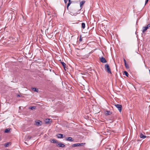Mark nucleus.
<instances>
[{
    "label": "nucleus",
    "instance_id": "nucleus-24",
    "mask_svg": "<svg viewBox=\"0 0 150 150\" xmlns=\"http://www.w3.org/2000/svg\"><path fill=\"white\" fill-rule=\"evenodd\" d=\"M146 27L148 29L150 27V23L148 24Z\"/></svg>",
    "mask_w": 150,
    "mask_h": 150
},
{
    "label": "nucleus",
    "instance_id": "nucleus-21",
    "mask_svg": "<svg viewBox=\"0 0 150 150\" xmlns=\"http://www.w3.org/2000/svg\"><path fill=\"white\" fill-rule=\"evenodd\" d=\"M9 144V143H6L5 144L4 146L6 147H7L8 146Z\"/></svg>",
    "mask_w": 150,
    "mask_h": 150
},
{
    "label": "nucleus",
    "instance_id": "nucleus-27",
    "mask_svg": "<svg viewBox=\"0 0 150 150\" xmlns=\"http://www.w3.org/2000/svg\"><path fill=\"white\" fill-rule=\"evenodd\" d=\"M149 0H146L145 2V5H146L148 2Z\"/></svg>",
    "mask_w": 150,
    "mask_h": 150
},
{
    "label": "nucleus",
    "instance_id": "nucleus-28",
    "mask_svg": "<svg viewBox=\"0 0 150 150\" xmlns=\"http://www.w3.org/2000/svg\"><path fill=\"white\" fill-rule=\"evenodd\" d=\"M17 97H21L22 96L21 95H20L19 94H18L17 96Z\"/></svg>",
    "mask_w": 150,
    "mask_h": 150
},
{
    "label": "nucleus",
    "instance_id": "nucleus-30",
    "mask_svg": "<svg viewBox=\"0 0 150 150\" xmlns=\"http://www.w3.org/2000/svg\"><path fill=\"white\" fill-rule=\"evenodd\" d=\"M68 3H70V4H71V1H70V0H69V2H68Z\"/></svg>",
    "mask_w": 150,
    "mask_h": 150
},
{
    "label": "nucleus",
    "instance_id": "nucleus-6",
    "mask_svg": "<svg viewBox=\"0 0 150 150\" xmlns=\"http://www.w3.org/2000/svg\"><path fill=\"white\" fill-rule=\"evenodd\" d=\"M57 146H59L61 147H64L65 146V145L62 143H58L57 145Z\"/></svg>",
    "mask_w": 150,
    "mask_h": 150
},
{
    "label": "nucleus",
    "instance_id": "nucleus-16",
    "mask_svg": "<svg viewBox=\"0 0 150 150\" xmlns=\"http://www.w3.org/2000/svg\"><path fill=\"white\" fill-rule=\"evenodd\" d=\"M33 90L34 91H36L37 92H38V89L37 88H33Z\"/></svg>",
    "mask_w": 150,
    "mask_h": 150
},
{
    "label": "nucleus",
    "instance_id": "nucleus-7",
    "mask_svg": "<svg viewBox=\"0 0 150 150\" xmlns=\"http://www.w3.org/2000/svg\"><path fill=\"white\" fill-rule=\"evenodd\" d=\"M65 140L67 141L73 142L74 140L71 137H67L65 139Z\"/></svg>",
    "mask_w": 150,
    "mask_h": 150
},
{
    "label": "nucleus",
    "instance_id": "nucleus-25",
    "mask_svg": "<svg viewBox=\"0 0 150 150\" xmlns=\"http://www.w3.org/2000/svg\"><path fill=\"white\" fill-rule=\"evenodd\" d=\"M82 38H81V37H80V38L79 40V41L80 42H81L82 41Z\"/></svg>",
    "mask_w": 150,
    "mask_h": 150
},
{
    "label": "nucleus",
    "instance_id": "nucleus-1",
    "mask_svg": "<svg viewBox=\"0 0 150 150\" xmlns=\"http://www.w3.org/2000/svg\"><path fill=\"white\" fill-rule=\"evenodd\" d=\"M105 68L106 71L108 74H111V71L110 69L108 64H106L105 66Z\"/></svg>",
    "mask_w": 150,
    "mask_h": 150
},
{
    "label": "nucleus",
    "instance_id": "nucleus-11",
    "mask_svg": "<svg viewBox=\"0 0 150 150\" xmlns=\"http://www.w3.org/2000/svg\"><path fill=\"white\" fill-rule=\"evenodd\" d=\"M148 29L146 26L143 27L142 28V32L144 33Z\"/></svg>",
    "mask_w": 150,
    "mask_h": 150
},
{
    "label": "nucleus",
    "instance_id": "nucleus-22",
    "mask_svg": "<svg viewBox=\"0 0 150 150\" xmlns=\"http://www.w3.org/2000/svg\"><path fill=\"white\" fill-rule=\"evenodd\" d=\"M30 109L33 110L35 109V107L34 106H32L30 108Z\"/></svg>",
    "mask_w": 150,
    "mask_h": 150
},
{
    "label": "nucleus",
    "instance_id": "nucleus-18",
    "mask_svg": "<svg viewBox=\"0 0 150 150\" xmlns=\"http://www.w3.org/2000/svg\"><path fill=\"white\" fill-rule=\"evenodd\" d=\"M124 74L125 75L127 76L128 77V76L129 74L127 71H124Z\"/></svg>",
    "mask_w": 150,
    "mask_h": 150
},
{
    "label": "nucleus",
    "instance_id": "nucleus-26",
    "mask_svg": "<svg viewBox=\"0 0 150 150\" xmlns=\"http://www.w3.org/2000/svg\"><path fill=\"white\" fill-rule=\"evenodd\" d=\"M64 2L65 4H66L68 0H64Z\"/></svg>",
    "mask_w": 150,
    "mask_h": 150
},
{
    "label": "nucleus",
    "instance_id": "nucleus-3",
    "mask_svg": "<svg viewBox=\"0 0 150 150\" xmlns=\"http://www.w3.org/2000/svg\"><path fill=\"white\" fill-rule=\"evenodd\" d=\"M35 125L37 126H41L42 125V121L39 120H36L35 121Z\"/></svg>",
    "mask_w": 150,
    "mask_h": 150
},
{
    "label": "nucleus",
    "instance_id": "nucleus-14",
    "mask_svg": "<svg viewBox=\"0 0 150 150\" xmlns=\"http://www.w3.org/2000/svg\"><path fill=\"white\" fill-rule=\"evenodd\" d=\"M112 114V112L110 111H107L105 112L106 115H110Z\"/></svg>",
    "mask_w": 150,
    "mask_h": 150
},
{
    "label": "nucleus",
    "instance_id": "nucleus-2",
    "mask_svg": "<svg viewBox=\"0 0 150 150\" xmlns=\"http://www.w3.org/2000/svg\"><path fill=\"white\" fill-rule=\"evenodd\" d=\"M85 144V143L75 144H73L72 145V146L73 147H76L80 146H83Z\"/></svg>",
    "mask_w": 150,
    "mask_h": 150
},
{
    "label": "nucleus",
    "instance_id": "nucleus-10",
    "mask_svg": "<svg viewBox=\"0 0 150 150\" xmlns=\"http://www.w3.org/2000/svg\"><path fill=\"white\" fill-rule=\"evenodd\" d=\"M85 1H83L80 2V7L81 9L82 8V6L83 5V4L85 3Z\"/></svg>",
    "mask_w": 150,
    "mask_h": 150
},
{
    "label": "nucleus",
    "instance_id": "nucleus-5",
    "mask_svg": "<svg viewBox=\"0 0 150 150\" xmlns=\"http://www.w3.org/2000/svg\"><path fill=\"white\" fill-rule=\"evenodd\" d=\"M100 61L102 63H106L107 62V61L105 58L103 57H101L100 58Z\"/></svg>",
    "mask_w": 150,
    "mask_h": 150
},
{
    "label": "nucleus",
    "instance_id": "nucleus-17",
    "mask_svg": "<svg viewBox=\"0 0 150 150\" xmlns=\"http://www.w3.org/2000/svg\"><path fill=\"white\" fill-rule=\"evenodd\" d=\"M85 24L84 23H82V27L84 29L85 27Z\"/></svg>",
    "mask_w": 150,
    "mask_h": 150
},
{
    "label": "nucleus",
    "instance_id": "nucleus-20",
    "mask_svg": "<svg viewBox=\"0 0 150 150\" xmlns=\"http://www.w3.org/2000/svg\"><path fill=\"white\" fill-rule=\"evenodd\" d=\"M125 64V67L127 69H129V65L128 64H127V63L126 64Z\"/></svg>",
    "mask_w": 150,
    "mask_h": 150
},
{
    "label": "nucleus",
    "instance_id": "nucleus-23",
    "mask_svg": "<svg viewBox=\"0 0 150 150\" xmlns=\"http://www.w3.org/2000/svg\"><path fill=\"white\" fill-rule=\"evenodd\" d=\"M71 4H70V3H68L67 4V9H68L70 5Z\"/></svg>",
    "mask_w": 150,
    "mask_h": 150
},
{
    "label": "nucleus",
    "instance_id": "nucleus-29",
    "mask_svg": "<svg viewBox=\"0 0 150 150\" xmlns=\"http://www.w3.org/2000/svg\"><path fill=\"white\" fill-rule=\"evenodd\" d=\"M124 61L125 63V64H126V62L125 59H124Z\"/></svg>",
    "mask_w": 150,
    "mask_h": 150
},
{
    "label": "nucleus",
    "instance_id": "nucleus-12",
    "mask_svg": "<svg viewBox=\"0 0 150 150\" xmlns=\"http://www.w3.org/2000/svg\"><path fill=\"white\" fill-rule=\"evenodd\" d=\"M51 142L53 143H58L57 140L54 139H52L51 141Z\"/></svg>",
    "mask_w": 150,
    "mask_h": 150
},
{
    "label": "nucleus",
    "instance_id": "nucleus-9",
    "mask_svg": "<svg viewBox=\"0 0 150 150\" xmlns=\"http://www.w3.org/2000/svg\"><path fill=\"white\" fill-rule=\"evenodd\" d=\"M57 137L59 138H62L65 137L63 135L61 134H58L57 135Z\"/></svg>",
    "mask_w": 150,
    "mask_h": 150
},
{
    "label": "nucleus",
    "instance_id": "nucleus-19",
    "mask_svg": "<svg viewBox=\"0 0 150 150\" xmlns=\"http://www.w3.org/2000/svg\"><path fill=\"white\" fill-rule=\"evenodd\" d=\"M10 130V129L9 128L6 129L5 131V133H8L9 132Z\"/></svg>",
    "mask_w": 150,
    "mask_h": 150
},
{
    "label": "nucleus",
    "instance_id": "nucleus-15",
    "mask_svg": "<svg viewBox=\"0 0 150 150\" xmlns=\"http://www.w3.org/2000/svg\"><path fill=\"white\" fill-rule=\"evenodd\" d=\"M61 62V64L63 66L64 68V69H65V68H66V64L63 62Z\"/></svg>",
    "mask_w": 150,
    "mask_h": 150
},
{
    "label": "nucleus",
    "instance_id": "nucleus-31",
    "mask_svg": "<svg viewBox=\"0 0 150 150\" xmlns=\"http://www.w3.org/2000/svg\"><path fill=\"white\" fill-rule=\"evenodd\" d=\"M6 150H9V149H6Z\"/></svg>",
    "mask_w": 150,
    "mask_h": 150
},
{
    "label": "nucleus",
    "instance_id": "nucleus-8",
    "mask_svg": "<svg viewBox=\"0 0 150 150\" xmlns=\"http://www.w3.org/2000/svg\"><path fill=\"white\" fill-rule=\"evenodd\" d=\"M52 122L51 119H46L45 120V122L46 123H50Z\"/></svg>",
    "mask_w": 150,
    "mask_h": 150
},
{
    "label": "nucleus",
    "instance_id": "nucleus-13",
    "mask_svg": "<svg viewBox=\"0 0 150 150\" xmlns=\"http://www.w3.org/2000/svg\"><path fill=\"white\" fill-rule=\"evenodd\" d=\"M140 136V138H141L144 139V138H146V136L144 135L142 133H141L140 134V136Z\"/></svg>",
    "mask_w": 150,
    "mask_h": 150
},
{
    "label": "nucleus",
    "instance_id": "nucleus-4",
    "mask_svg": "<svg viewBox=\"0 0 150 150\" xmlns=\"http://www.w3.org/2000/svg\"><path fill=\"white\" fill-rule=\"evenodd\" d=\"M115 106L118 109L120 112H121L122 110V106L119 104H115Z\"/></svg>",
    "mask_w": 150,
    "mask_h": 150
}]
</instances>
